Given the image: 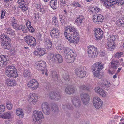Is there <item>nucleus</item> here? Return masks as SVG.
<instances>
[{
  "instance_id": "nucleus-64",
  "label": "nucleus",
  "mask_w": 124,
  "mask_h": 124,
  "mask_svg": "<svg viewBox=\"0 0 124 124\" xmlns=\"http://www.w3.org/2000/svg\"><path fill=\"white\" fill-rule=\"evenodd\" d=\"M32 33L34 31V29L31 26H30L29 27L27 28Z\"/></svg>"
},
{
  "instance_id": "nucleus-3",
  "label": "nucleus",
  "mask_w": 124,
  "mask_h": 124,
  "mask_svg": "<svg viewBox=\"0 0 124 124\" xmlns=\"http://www.w3.org/2000/svg\"><path fill=\"white\" fill-rule=\"evenodd\" d=\"M0 42L1 43L3 48L5 49H8L11 47L10 44L9 42L10 39L8 36H5L4 34L0 36Z\"/></svg>"
},
{
  "instance_id": "nucleus-19",
  "label": "nucleus",
  "mask_w": 124,
  "mask_h": 124,
  "mask_svg": "<svg viewBox=\"0 0 124 124\" xmlns=\"http://www.w3.org/2000/svg\"><path fill=\"white\" fill-rule=\"evenodd\" d=\"M104 19L103 16L100 14L94 15L93 17V21L97 23H100L103 21Z\"/></svg>"
},
{
  "instance_id": "nucleus-18",
  "label": "nucleus",
  "mask_w": 124,
  "mask_h": 124,
  "mask_svg": "<svg viewBox=\"0 0 124 124\" xmlns=\"http://www.w3.org/2000/svg\"><path fill=\"white\" fill-rule=\"evenodd\" d=\"M94 31L95 32V35L97 40H99L102 37L103 32L101 29L97 28H95Z\"/></svg>"
},
{
  "instance_id": "nucleus-45",
  "label": "nucleus",
  "mask_w": 124,
  "mask_h": 124,
  "mask_svg": "<svg viewBox=\"0 0 124 124\" xmlns=\"http://www.w3.org/2000/svg\"><path fill=\"white\" fill-rule=\"evenodd\" d=\"M115 39V37L114 36L111 35L108 37V41H110V42H114Z\"/></svg>"
},
{
  "instance_id": "nucleus-46",
  "label": "nucleus",
  "mask_w": 124,
  "mask_h": 124,
  "mask_svg": "<svg viewBox=\"0 0 124 124\" xmlns=\"http://www.w3.org/2000/svg\"><path fill=\"white\" fill-rule=\"evenodd\" d=\"M60 5L62 8L66 5V0H60Z\"/></svg>"
},
{
  "instance_id": "nucleus-35",
  "label": "nucleus",
  "mask_w": 124,
  "mask_h": 124,
  "mask_svg": "<svg viewBox=\"0 0 124 124\" xmlns=\"http://www.w3.org/2000/svg\"><path fill=\"white\" fill-rule=\"evenodd\" d=\"M16 114L17 115L19 116L20 118H22L24 114L22 109L20 108L16 110Z\"/></svg>"
},
{
  "instance_id": "nucleus-32",
  "label": "nucleus",
  "mask_w": 124,
  "mask_h": 124,
  "mask_svg": "<svg viewBox=\"0 0 124 124\" xmlns=\"http://www.w3.org/2000/svg\"><path fill=\"white\" fill-rule=\"evenodd\" d=\"M93 74L94 77L98 78H101L102 77V76L101 74V71L96 69L95 71L93 70Z\"/></svg>"
},
{
  "instance_id": "nucleus-61",
  "label": "nucleus",
  "mask_w": 124,
  "mask_h": 124,
  "mask_svg": "<svg viewBox=\"0 0 124 124\" xmlns=\"http://www.w3.org/2000/svg\"><path fill=\"white\" fill-rule=\"evenodd\" d=\"M115 0L117 3L120 4L121 5H122L124 3V0H115Z\"/></svg>"
},
{
  "instance_id": "nucleus-37",
  "label": "nucleus",
  "mask_w": 124,
  "mask_h": 124,
  "mask_svg": "<svg viewBox=\"0 0 124 124\" xmlns=\"http://www.w3.org/2000/svg\"><path fill=\"white\" fill-rule=\"evenodd\" d=\"M18 29L17 30H21L24 33H27V28L25 26L22 25H20L19 26Z\"/></svg>"
},
{
  "instance_id": "nucleus-4",
  "label": "nucleus",
  "mask_w": 124,
  "mask_h": 124,
  "mask_svg": "<svg viewBox=\"0 0 124 124\" xmlns=\"http://www.w3.org/2000/svg\"><path fill=\"white\" fill-rule=\"evenodd\" d=\"M48 59L52 63H55L58 62L59 63L62 62L63 61V59L62 56L59 54H54L50 53L48 56Z\"/></svg>"
},
{
  "instance_id": "nucleus-15",
  "label": "nucleus",
  "mask_w": 124,
  "mask_h": 124,
  "mask_svg": "<svg viewBox=\"0 0 124 124\" xmlns=\"http://www.w3.org/2000/svg\"><path fill=\"white\" fill-rule=\"evenodd\" d=\"M18 3L19 6L23 11H25L27 10L28 8L27 3V0H18Z\"/></svg>"
},
{
  "instance_id": "nucleus-16",
  "label": "nucleus",
  "mask_w": 124,
  "mask_h": 124,
  "mask_svg": "<svg viewBox=\"0 0 124 124\" xmlns=\"http://www.w3.org/2000/svg\"><path fill=\"white\" fill-rule=\"evenodd\" d=\"M8 61V59L6 56L0 55V66L1 68L5 67Z\"/></svg>"
},
{
  "instance_id": "nucleus-7",
  "label": "nucleus",
  "mask_w": 124,
  "mask_h": 124,
  "mask_svg": "<svg viewBox=\"0 0 124 124\" xmlns=\"http://www.w3.org/2000/svg\"><path fill=\"white\" fill-rule=\"evenodd\" d=\"M66 54L65 58L67 62L68 63L73 62L76 58V54L74 51L70 49Z\"/></svg>"
},
{
  "instance_id": "nucleus-57",
  "label": "nucleus",
  "mask_w": 124,
  "mask_h": 124,
  "mask_svg": "<svg viewBox=\"0 0 124 124\" xmlns=\"http://www.w3.org/2000/svg\"><path fill=\"white\" fill-rule=\"evenodd\" d=\"M72 5L74 6L76 8L80 7V5L79 3L77 2H74L72 4Z\"/></svg>"
},
{
  "instance_id": "nucleus-30",
  "label": "nucleus",
  "mask_w": 124,
  "mask_h": 124,
  "mask_svg": "<svg viewBox=\"0 0 124 124\" xmlns=\"http://www.w3.org/2000/svg\"><path fill=\"white\" fill-rule=\"evenodd\" d=\"M111 65L110 66L111 68H114L116 69L119 66V63L117 60H113L111 61Z\"/></svg>"
},
{
  "instance_id": "nucleus-10",
  "label": "nucleus",
  "mask_w": 124,
  "mask_h": 124,
  "mask_svg": "<svg viewBox=\"0 0 124 124\" xmlns=\"http://www.w3.org/2000/svg\"><path fill=\"white\" fill-rule=\"evenodd\" d=\"M39 85L38 82L34 79L31 80L27 84L28 87L33 90L36 89L39 87Z\"/></svg>"
},
{
  "instance_id": "nucleus-54",
  "label": "nucleus",
  "mask_w": 124,
  "mask_h": 124,
  "mask_svg": "<svg viewBox=\"0 0 124 124\" xmlns=\"http://www.w3.org/2000/svg\"><path fill=\"white\" fill-rule=\"evenodd\" d=\"M5 106L2 105H0V114L2 113L5 111Z\"/></svg>"
},
{
  "instance_id": "nucleus-48",
  "label": "nucleus",
  "mask_w": 124,
  "mask_h": 124,
  "mask_svg": "<svg viewBox=\"0 0 124 124\" xmlns=\"http://www.w3.org/2000/svg\"><path fill=\"white\" fill-rule=\"evenodd\" d=\"M63 78L65 81L67 82L69 81L70 80L69 76L67 74H65V75H64L63 76Z\"/></svg>"
},
{
  "instance_id": "nucleus-23",
  "label": "nucleus",
  "mask_w": 124,
  "mask_h": 124,
  "mask_svg": "<svg viewBox=\"0 0 124 124\" xmlns=\"http://www.w3.org/2000/svg\"><path fill=\"white\" fill-rule=\"evenodd\" d=\"M46 53V52L44 49L38 48L36 51L34 52V53L35 55L40 57L45 54Z\"/></svg>"
},
{
  "instance_id": "nucleus-53",
  "label": "nucleus",
  "mask_w": 124,
  "mask_h": 124,
  "mask_svg": "<svg viewBox=\"0 0 124 124\" xmlns=\"http://www.w3.org/2000/svg\"><path fill=\"white\" fill-rule=\"evenodd\" d=\"M51 75L54 79H57L58 75L57 73L55 71L52 72Z\"/></svg>"
},
{
  "instance_id": "nucleus-44",
  "label": "nucleus",
  "mask_w": 124,
  "mask_h": 124,
  "mask_svg": "<svg viewBox=\"0 0 124 124\" xmlns=\"http://www.w3.org/2000/svg\"><path fill=\"white\" fill-rule=\"evenodd\" d=\"M80 89L81 90H88L89 88L84 85H80L79 86Z\"/></svg>"
},
{
  "instance_id": "nucleus-27",
  "label": "nucleus",
  "mask_w": 124,
  "mask_h": 124,
  "mask_svg": "<svg viewBox=\"0 0 124 124\" xmlns=\"http://www.w3.org/2000/svg\"><path fill=\"white\" fill-rule=\"evenodd\" d=\"M84 17L82 15H80L77 17L75 21L76 25L77 26H80L83 23V21L84 20Z\"/></svg>"
},
{
  "instance_id": "nucleus-41",
  "label": "nucleus",
  "mask_w": 124,
  "mask_h": 124,
  "mask_svg": "<svg viewBox=\"0 0 124 124\" xmlns=\"http://www.w3.org/2000/svg\"><path fill=\"white\" fill-rule=\"evenodd\" d=\"M55 96L54 100L58 101L61 99V95L60 93L58 92H55Z\"/></svg>"
},
{
  "instance_id": "nucleus-29",
  "label": "nucleus",
  "mask_w": 124,
  "mask_h": 124,
  "mask_svg": "<svg viewBox=\"0 0 124 124\" xmlns=\"http://www.w3.org/2000/svg\"><path fill=\"white\" fill-rule=\"evenodd\" d=\"M114 42H110L108 41L106 45V47L109 50L112 51L115 48Z\"/></svg>"
},
{
  "instance_id": "nucleus-51",
  "label": "nucleus",
  "mask_w": 124,
  "mask_h": 124,
  "mask_svg": "<svg viewBox=\"0 0 124 124\" xmlns=\"http://www.w3.org/2000/svg\"><path fill=\"white\" fill-rule=\"evenodd\" d=\"M103 85L105 86L108 88L110 86V82L109 81H105L103 83Z\"/></svg>"
},
{
  "instance_id": "nucleus-62",
  "label": "nucleus",
  "mask_w": 124,
  "mask_h": 124,
  "mask_svg": "<svg viewBox=\"0 0 124 124\" xmlns=\"http://www.w3.org/2000/svg\"><path fill=\"white\" fill-rule=\"evenodd\" d=\"M42 35L40 33H38L37 36V39L40 41H42Z\"/></svg>"
},
{
  "instance_id": "nucleus-26",
  "label": "nucleus",
  "mask_w": 124,
  "mask_h": 124,
  "mask_svg": "<svg viewBox=\"0 0 124 124\" xmlns=\"http://www.w3.org/2000/svg\"><path fill=\"white\" fill-rule=\"evenodd\" d=\"M16 20L15 19L14 17H11L10 19V24L12 27L17 30L18 29L19 25L16 22Z\"/></svg>"
},
{
  "instance_id": "nucleus-33",
  "label": "nucleus",
  "mask_w": 124,
  "mask_h": 124,
  "mask_svg": "<svg viewBox=\"0 0 124 124\" xmlns=\"http://www.w3.org/2000/svg\"><path fill=\"white\" fill-rule=\"evenodd\" d=\"M57 0H52L50 3V5L53 9L57 8Z\"/></svg>"
},
{
  "instance_id": "nucleus-39",
  "label": "nucleus",
  "mask_w": 124,
  "mask_h": 124,
  "mask_svg": "<svg viewBox=\"0 0 124 124\" xmlns=\"http://www.w3.org/2000/svg\"><path fill=\"white\" fill-rule=\"evenodd\" d=\"M100 10V9L98 7L95 6L92 8L90 10V11L93 13H97L99 12Z\"/></svg>"
},
{
  "instance_id": "nucleus-49",
  "label": "nucleus",
  "mask_w": 124,
  "mask_h": 124,
  "mask_svg": "<svg viewBox=\"0 0 124 124\" xmlns=\"http://www.w3.org/2000/svg\"><path fill=\"white\" fill-rule=\"evenodd\" d=\"M66 107L68 109L70 110H72L73 108V107L72 105L70 103H68L66 105Z\"/></svg>"
},
{
  "instance_id": "nucleus-55",
  "label": "nucleus",
  "mask_w": 124,
  "mask_h": 124,
  "mask_svg": "<svg viewBox=\"0 0 124 124\" xmlns=\"http://www.w3.org/2000/svg\"><path fill=\"white\" fill-rule=\"evenodd\" d=\"M57 17L56 16L54 17L53 18L52 23L54 25H56L57 24L58 21L57 20Z\"/></svg>"
},
{
  "instance_id": "nucleus-21",
  "label": "nucleus",
  "mask_w": 124,
  "mask_h": 124,
  "mask_svg": "<svg viewBox=\"0 0 124 124\" xmlns=\"http://www.w3.org/2000/svg\"><path fill=\"white\" fill-rule=\"evenodd\" d=\"M60 32L58 29L54 27L51 31L50 35L51 37L53 38H57L59 36Z\"/></svg>"
},
{
  "instance_id": "nucleus-12",
  "label": "nucleus",
  "mask_w": 124,
  "mask_h": 124,
  "mask_svg": "<svg viewBox=\"0 0 124 124\" xmlns=\"http://www.w3.org/2000/svg\"><path fill=\"white\" fill-rule=\"evenodd\" d=\"M93 103L94 106L96 108H99L102 107V101L98 97H95L93 99Z\"/></svg>"
},
{
  "instance_id": "nucleus-2",
  "label": "nucleus",
  "mask_w": 124,
  "mask_h": 124,
  "mask_svg": "<svg viewBox=\"0 0 124 124\" xmlns=\"http://www.w3.org/2000/svg\"><path fill=\"white\" fill-rule=\"evenodd\" d=\"M5 75L8 77L16 78L18 76L17 71L15 67L11 65H8L6 68Z\"/></svg>"
},
{
  "instance_id": "nucleus-24",
  "label": "nucleus",
  "mask_w": 124,
  "mask_h": 124,
  "mask_svg": "<svg viewBox=\"0 0 124 124\" xmlns=\"http://www.w3.org/2000/svg\"><path fill=\"white\" fill-rule=\"evenodd\" d=\"M76 90V89L73 86L69 85L67 86L65 90L66 93L69 95H71L74 93Z\"/></svg>"
},
{
  "instance_id": "nucleus-42",
  "label": "nucleus",
  "mask_w": 124,
  "mask_h": 124,
  "mask_svg": "<svg viewBox=\"0 0 124 124\" xmlns=\"http://www.w3.org/2000/svg\"><path fill=\"white\" fill-rule=\"evenodd\" d=\"M82 69L79 68H77L75 70V73L79 77L81 76V73L82 72Z\"/></svg>"
},
{
  "instance_id": "nucleus-36",
  "label": "nucleus",
  "mask_w": 124,
  "mask_h": 124,
  "mask_svg": "<svg viewBox=\"0 0 124 124\" xmlns=\"http://www.w3.org/2000/svg\"><path fill=\"white\" fill-rule=\"evenodd\" d=\"M11 116V114L10 112H8L0 115L1 118L4 119H9L10 118Z\"/></svg>"
},
{
  "instance_id": "nucleus-63",
  "label": "nucleus",
  "mask_w": 124,
  "mask_h": 124,
  "mask_svg": "<svg viewBox=\"0 0 124 124\" xmlns=\"http://www.w3.org/2000/svg\"><path fill=\"white\" fill-rule=\"evenodd\" d=\"M45 44L46 43L47 44H49L51 43V41L48 38L45 39L44 40Z\"/></svg>"
},
{
  "instance_id": "nucleus-22",
  "label": "nucleus",
  "mask_w": 124,
  "mask_h": 124,
  "mask_svg": "<svg viewBox=\"0 0 124 124\" xmlns=\"http://www.w3.org/2000/svg\"><path fill=\"white\" fill-rule=\"evenodd\" d=\"M72 102L74 106L76 107H79L81 105V102L79 98L77 97H73Z\"/></svg>"
},
{
  "instance_id": "nucleus-58",
  "label": "nucleus",
  "mask_w": 124,
  "mask_h": 124,
  "mask_svg": "<svg viewBox=\"0 0 124 124\" xmlns=\"http://www.w3.org/2000/svg\"><path fill=\"white\" fill-rule=\"evenodd\" d=\"M123 54V53L122 52H118L115 54V56L116 57L119 58L121 57Z\"/></svg>"
},
{
  "instance_id": "nucleus-60",
  "label": "nucleus",
  "mask_w": 124,
  "mask_h": 124,
  "mask_svg": "<svg viewBox=\"0 0 124 124\" xmlns=\"http://www.w3.org/2000/svg\"><path fill=\"white\" fill-rule=\"evenodd\" d=\"M81 76H80V77L82 78L84 77L86 75V71H83L82 70V72L81 73Z\"/></svg>"
},
{
  "instance_id": "nucleus-50",
  "label": "nucleus",
  "mask_w": 124,
  "mask_h": 124,
  "mask_svg": "<svg viewBox=\"0 0 124 124\" xmlns=\"http://www.w3.org/2000/svg\"><path fill=\"white\" fill-rule=\"evenodd\" d=\"M30 71L27 70H25L24 72L23 75L25 77H27L30 76Z\"/></svg>"
},
{
  "instance_id": "nucleus-56",
  "label": "nucleus",
  "mask_w": 124,
  "mask_h": 124,
  "mask_svg": "<svg viewBox=\"0 0 124 124\" xmlns=\"http://www.w3.org/2000/svg\"><path fill=\"white\" fill-rule=\"evenodd\" d=\"M80 114L79 111H76L74 112L73 114V116L75 118L78 117L80 115Z\"/></svg>"
},
{
  "instance_id": "nucleus-8",
  "label": "nucleus",
  "mask_w": 124,
  "mask_h": 124,
  "mask_svg": "<svg viewBox=\"0 0 124 124\" xmlns=\"http://www.w3.org/2000/svg\"><path fill=\"white\" fill-rule=\"evenodd\" d=\"M36 64L39 70L42 71V74H43L45 72V75L46 76H48V70L45 68L46 65L45 62L42 61H40L36 62Z\"/></svg>"
},
{
  "instance_id": "nucleus-6",
  "label": "nucleus",
  "mask_w": 124,
  "mask_h": 124,
  "mask_svg": "<svg viewBox=\"0 0 124 124\" xmlns=\"http://www.w3.org/2000/svg\"><path fill=\"white\" fill-rule=\"evenodd\" d=\"M97 51L98 49L96 47L93 45L88 46L87 51L88 56L93 58L96 57L97 55Z\"/></svg>"
},
{
  "instance_id": "nucleus-20",
  "label": "nucleus",
  "mask_w": 124,
  "mask_h": 124,
  "mask_svg": "<svg viewBox=\"0 0 124 124\" xmlns=\"http://www.w3.org/2000/svg\"><path fill=\"white\" fill-rule=\"evenodd\" d=\"M101 2L106 7L112 6L115 4V0H101Z\"/></svg>"
},
{
  "instance_id": "nucleus-31",
  "label": "nucleus",
  "mask_w": 124,
  "mask_h": 124,
  "mask_svg": "<svg viewBox=\"0 0 124 124\" xmlns=\"http://www.w3.org/2000/svg\"><path fill=\"white\" fill-rule=\"evenodd\" d=\"M6 84L9 86H15L16 84L15 80L13 79H8L6 81Z\"/></svg>"
},
{
  "instance_id": "nucleus-9",
  "label": "nucleus",
  "mask_w": 124,
  "mask_h": 124,
  "mask_svg": "<svg viewBox=\"0 0 124 124\" xmlns=\"http://www.w3.org/2000/svg\"><path fill=\"white\" fill-rule=\"evenodd\" d=\"M26 42L28 45L32 46H35L36 44L35 39L33 37L28 35L25 37Z\"/></svg>"
},
{
  "instance_id": "nucleus-28",
  "label": "nucleus",
  "mask_w": 124,
  "mask_h": 124,
  "mask_svg": "<svg viewBox=\"0 0 124 124\" xmlns=\"http://www.w3.org/2000/svg\"><path fill=\"white\" fill-rule=\"evenodd\" d=\"M95 90L96 93L102 97H104L106 96V93L101 88L96 87L95 88Z\"/></svg>"
},
{
  "instance_id": "nucleus-14",
  "label": "nucleus",
  "mask_w": 124,
  "mask_h": 124,
  "mask_svg": "<svg viewBox=\"0 0 124 124\" xmlns=\"http://www.w3.org/2000/svg\"><path fill=\"white\" fill-rule=\"evenodd\" d=\"M80 96L84 104L86 105L89 103L90 96L87 93H81Z\"/></svg>"
},
{
  "instance_id": "nucleus-5",
  "label": "nucleus",
  "mask_w": 124,
  "mask_h": 124,
  "mask_svg": "<svg viewBox=\"0 0 124 124\" xmlns=\"http://www.w3.org/2000/svg\"><path fill=\"white\" fill-rule=\"evenodd\" d=\"M32 118L33 122L36 124H40L42 123L41 120L44 118V116L41 112L35 110L33 112Z\"/></svg>"
},
{
  "instance_id": "nucleus-13",
  "label": "nucleus",
  "mask_w": 124,
  "mask_h": 124,
  "mask_svg": "<svg viewBox=\"0 0 124 124\" xmlns=\"http://www.w3.org/2000/svg\"><path fill=\"white\" fill-rule=\"evenodd\" d=\"M42 109L43 113L47 115L50 114V109L49 104L47 102H44L41 104Z\"/></svg>"
},
{
  "instance_id": "nucleus-52",
  "label": "nucleus",
  "mask_w": 124,
  "mask_h": 124,
  "mask_svg": "<svg viewBox=\"0 0 124 124\" xmlns=\"http://www.w3.org/2000/svg\"><path fill=\"white\" fill-rule=\"evenodd\" d=\"M45 47L48 49H50L52 47V42L51 43L48 44L46 43L45 44Z\"/></svg>"
},
{
  "instance_id": "nucleus-11",
  "label": "nucleus",
  "mask_w": 124,
  "mask_h": 124,
  "mask_svg": "<svg viewBox=\"0 0 124 124\" xmlns=\"http://www.w3.org/2000/svg\"><path fill=\"white\" fill-rule=\"evenodd\" d=\"M28 101L30 104L32 105H35L38 100L37 94L35 93H31L28 95Z\"/></svg>"
},
{
  "instance_id": "nucleus-1",
  "label": "nucleus",
  "mask_w": 124,
  "mask_h": 124,
  "mask_svg": "<svg viewBox=\"0 0 124 124\" xmlns=\"http://www.w3.org/2000/svg\"><path fill=\"white\" fill-rule=\"evenodd\" d=\"M64 34L67 39L71 43H77L79 41V34L74 27L69 26L65 31Z\"/></svg>"
},
{
  "instance_id": "nucleus-43",
  "label": "nucleus",
  "mask_w": 124,
  "mask_h": 124,
  "mask_svg": "<svg viewBox=\"0 0 124 124\" xmlns=\"http://www.w3.org/2000/svg\"><path fill=\"white\" fill-rule=\"evenodd\" d=\"M55 92H51L49 94L48 97L51 100H54V98L55 96Z\"/></svg>"
},
{
  "instance_id": "nucleus-17",
  "label": "nucleus",
  "mask_w": 124,
  "mask_h": 124,
  "mask_svg": "<svg viewBox=\"0 0 124 124\" xmlns=\"http://www.w3.org/2000/svg\"><path fill=\"white\" fill-rule=\"evenodd\" d=\"M56 48L60 53H62L63 52L65 53H66L70 49L68 47H66L63 44H59L56 47Z\"/></svg>"
},
{
  "instance_id": "nucleus-40",
  "label": "nucleus",
  "mask_w": 124,
  "mask_h": 124,
  "mask_svg": "<svg viewBox=\"0 0 124 124\" xmlns=\"http://www.w3.org/2000/svg\"><path fill=\"white\" fill-rule=\"evenodd\" d=\"M52 111L54 113H58L59 111V109L58 106L55 105H54L51 108Z\"/></svg>"
},
{
  "instance_id": "nucleus-25",
  "label": "nucleus",
  "mask_w": 124,
  "mask_h": 124,
  "mask_svg": "<svg viewBox=\"0 0 124 124\" xmlns=\"http://www.w3.org/2000/svg\"><path fill=\"white\" fill-rule=\"evenodd\" d=\"M103 64H102L100 63H96L93 65L92 70L93 71H95L96 69L101 71L103 68Z\"/></svg>"
},
{
  "instance_id": "nucleus-47",
  "label": "nucleus",
  "mask_w": 124,
  "mask_h": 124,
  "mask_svg": "<svg viewBox=\"0 0 124 124\" xmlns=\"http://www.w3.org/2000/svg\"><path fill=\"white\" fill-rule=\"evenodd\" d=\"M7 108L8 110H11L12 108V105L10 102H8L6 103Z\"/></svg>"
},
{
  "instance_id": "nucleus-34",
  "label": "nucleus",
  "mask_w": 124,
  "mask_h": 124,
  "mask_svg": "<svg viewBox=\"0 0 124 124\" xmlns=\"http://www.w3.org/2000/svg\"><path fill=\"white\" fill-rule=\"evenodd\" d=\"M5 31L8 34L11 35H15V33L14 30L10 28L5 29Z\"/></svg>"
},
{
  "instance_id": "nucleus-38",
  "label": "nucleus",
  "mask_w": 124,
  "mask_h": 124,
  "mask_svg": "<svg viewBox=\"0 0 124 124\" xmlns=\"http://www.w3.org/2000/svg\"><path fill=\"white\" fill-rule=\"evenodd\" d=\"M117 24L121 27L124 26V20L122 19H119L117 21Z\"/></svg>"
},
{
  "instance_id": "nucleus-59",
  "label": "nucleus",
  "mask_w": 124,
  "mask_h": 124,
  "mask_svg": "<svg viewBox=\"0 0 124 124\" xmlns=\"http://www.w3.org/2000/svg\"><path fill=\"white\" fill-rule=\"evenodd\" d=\"M6 11L5 10H3L1 11V19H3L4 18Z\"/></svg>"
}]
</instances>
